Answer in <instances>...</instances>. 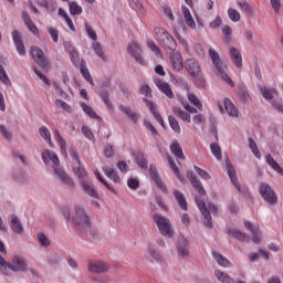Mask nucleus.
Segmentation results:
<instances>
[{
	"instance_id": "38",
	"label": "nucleus",
	"mask_w": 283,
	"mask_h": 283,
	"mask_svg": "<svg viewBox=\"0 0 283 283\" xmlns=\"http://www.w3.org/2000/svg\"><path fill=\"white\" fill-rule=\"evenodd\" d=\"M265 160L268 163V165L277 174H280L281 176H283V169L280 167V164H277V161L273 158L272 155H268L265 157Z\"/></svg>"
},
{
	"instance_id": "47",
	"label": "nucleus",
	"mask_w": 283,
	"mask_h": 283,
	"mask_svg": "<svg viewBox=\"0 0 283 283\" xmlns=\"http://www.w3.org/2000/svg\"><path fill=\"white\" fill-rule=\"evenodd\" d=\"M168 123H169L172 132H175V134H180V132H181L180 124L178 123V119H176V117H174L171 115L168 116Z\"/></svg>"
},
{
	"instance_id": "19",
	"label": "nucleus",
	"mask_w": 283,
	"mask_h": 283,
	"mask_svg": "<svg viewBox=\"0 0 283 283\" xmlns=\"http://www.w3.org/2000/svg\"><path fill=\"white\" fill-rule=\"evenodd\" d=\"M244 227H245V229H248V231H250L252 233V242L254 244H260V242L262 240L260 238V228L253 226V223H251V221H245Z\"/></svg>"
},
{
	"instance_id": "63",
	"label": "nucleus",
	"mask_w": 283,
	"mask_h": 283,
	"mask_svg": "<svg viewBox=\"0 0 283 283\" xmlns=\"http://www.w3.org/2000/svg\"><path fill=\"white\" fill-rule=\"evenodd\" d=\"M127 186L129 187V189H137L140 186V181H138V179L136 178H129L127 180Z\"/></svg>"
},
{
	"instance_id": "3",
	"label": "nucleus",
	"mask_w": 283,
	"mask_h": 283,
	"mask_svg": "<svg viewBox=\"0 0 283 283\" xmlns=\"http://www.w3.org/2000/svg\"><path fill=\"white\" fill-rule=\"evenodd\" d=\"M27 269L28 262L23 256H14L12 263H10L0 255V271L3 275H11V271H13V273H19V271H27Z\"/></svg>"
},
{
	"instance_id": "29",
	"label": "nucleus",
	"mask_w": 283,
	"mask_h": 283,
	"mask_svg": "<svg viewBox=\"0 0 283 283\" xmlns=\"http://www.w3.org/2000/svg\"><path fill=\"white\" fill-rule=\"evenodd\" d=\"M178 255L180 258H187L189 255V241L187 239L179 241Z\"/></svg>"
},
{
	"instance_id": "32",
	"label": "nucleus",
	"mask_w": 283,
	"mask_h": 283,
	"mask_svg": "<svg viewBox=\"0 0 283 283\" xmlns=\"http://www.w3.org/2000/svg\"><path fill=\"white\" fill-rule=\"evenodd\" d=\"M172 112L175 116L184 120V123H191V114L182 111L180 107H174Z\"/></svg>"
},
{
	"instance_id": "17",
	"label": "nucleus",
	"mask_w": 283,
	"mask_h": 283,
	"mask_svg": "<svg viewBox=\"0 0 283 283\" xmlns=\"http://www.w3.org/2000/svg\"><path fill=\"white\" fill-rule=\"evenodd\" d=\"M144 102L146 103L147 107L151 112V114L155 117V119L157 120V123H159V125H161V127H165V120L163 119V116H160V113H158V107L156 106V104H154V102H151L147 98H144Z\"/></svg>"
},
{
	"instance_id": "58",
	"label": "nucleus",
	"mask_w": 283,
	"mask_h": 283,
	"mask_svg": "<svg viewBox=\"0 0 283 283\" xmlns=\"http://www.w3.org/2000/svg\"><path fill=\"white\" fill-rule=\"evenodd\" d=\"M195 171L196 174H198V176H200V178H202V180H211V175H209L207 170H203L202 168L195 166Z\"/></svg>"
},
{
	"instance_id": "24",
	"label": "nucleus",
	"mask_w": 283,
	"mask_h": 283,
	"mask_svg": "<svg viewBox=\"0 0 283 283\" xmlns=\"http://www.w3.org/2000/svg\"><path fill=\"white\" fill-rule=\"evenodd\" d=\"M160 43L164 45V48H166V50H170V52H175L176 48H178V43L169 33L168 36L164 38Z\"/></svg>"
},
{
	"instance_id": "25",
	"label": "nucleus",
	"mask_w": 283,
	"mask_h": 283,
	"mask_svg": "<svg viewBox=\"0 0 283 283\" xmlns=\"http://www.w3.org/2000/svg\"><path fill=\"white\" fill-rule=\"evenodd\" d=\"M181 10L184 19L186 21V25H188V28H191L192 30H196V21L193 20V15H191V11H189V8L182 7Z\"/></svg>"
},
{
	"instance_id": "49",
	"label": "nucleus",
	"mask_w": 283,
	"mask_h": 283,
	"mask_svg": "<svg viewBox=\"0 0 283 283\" xmlns=\"http://www.w3.org/2000/svg\"><path fill=\"white\" fill-rule=\"evenodd\" d=\"M0 81L3 83V85L10 86L12 85V82L10 81V77H8V73L6 72V69H3V65L0 64Z\"/></svg>"
},
{
	"instance_id": "45",
	"label": "nucleus",
	"mask_w": 283,
	"mask_h": 283,
	"mask_svg": "<svg viewBox=\"0 0 283 283\" xmlns=\"http://www.w3.org/2000/svg\"><path fill=\"white\" fill-rule=\"evenodd\" d=\"M211 154L217 158V160H222V148H220V145L218 143H212L210 145Z\"/></svg>"
},
{
	"instance_id": "59",
	"label": "nucleus",
	"mask_w": 283,
	"mask_h": 283,
	"mask_svg": "<svg viewBox=\"0 0 283 283\" xmlns=\"http://www.w3.org/2000/svg\"><path fill=\"white\" fill-rule=\"evenodd\" d=\"M228 15L229 19H231L234 23H238V21H240V12H238V10L235 9H228Z\"/></svg>"
},
{
	"instance_id": "10",
	"label": "nucleus",
	"mask_w": 283,
	"mask_h": 283,
	"mask_svg": "<svg viewBox=\"0 0 283 283\" xmlns=\"http://www.w3.org/2000/svg\"><path fill=\"white\" fill-rule=\"evenodd\" d=\"M149 176L151 180L155 182L156 187L163 191V193H168L167 185L160 178V175L158 174V169L155 166L149 167Z\"/></svg>"
},
{
	"instance_id": "41",
	"label": "nucleus",
	"mask_w": 283,
	"mask_h": 283,
	"mask_svg": "<svg viewBox=\"0 0 283 283\" xmlns=\"http://www.w3.org/2000/svg\"><path fill=\"white\" fill-rule=\"evenodd\" d=\"M214 275H216V277H217V280L219 282H222V283H233V279L230 277L229 274H227V273H224V272H222L220 270H216L214 271Z\"/></svg>"
},
{
	"instance_id": "26",
	"label": "nucleus",
	"mask_w": 283,
	"mask_h": 283,
	"mask_svg": "<svg viewBox=\"0 0 283 283\" xmlns=\"http://www.w3.org/2000/svg\"><path fill=\"white\" fill-rule=\"evenodd\" d=\"M119 109H120V112L125 113L127 115V118H129V120H133V123L135 125H136V123H138L140 115H138L134 111H132V108L129 106L120 105Z\"/></svg>"
},
{
	"instance_id": "16",
	"label": "nucleus",
	"mask_w": 283,
	"mask_h": 283,
	"mask_svg": "<svg viewBox=\"0 0 283 283\" xmlns=\"http://www.w3.org/2000/svg\"><path fill=\"white\" fill-rule=\"evenodd\" d=\"M12 40L20 56H25V44H23V40L21 39V33H19V31L12 32Z\"/></svg>"
},
{
	"instance_id": "54",
	"label": "nucleus",
	"mask_w": 283,
	"mask_h": 283,
	"mask_svg": "<svg viewBox=\"0 0 283 283\" xmlns=\"http://www.w3.org/2000/svg\"><path fill=\"white\" fill-rule=\"evenodd\" d=\"M93 50L102 61H107V57H105V53L103 52V48L101 46V43L95 42L93 43Z\"/></svg>"
},
{
	"instance_id": "1",
	"label": "nucleus",
	"mask_w": 283,
	"mask_h": 283,
	"mask_svg": "<svg viewBox=\"0 0 283 283\" xmlns=\"http://www.w3.org/2000/svg\"><path fill=\"white\" fill-rule=\"evenodd\" d=\"M70 154L73 160V174L80 179L82 189L85 191V193L91 196V198H96L98 200L99 196L96 188L85 181V178H87V170L81 167V158H78V153H76V150H71Z\"/></svg>"
},
{
	"instance_id": "39",
	"label": "nucleus",
	"mask_w": 283,
	"mask_h": 283,
	"mask_svg": "<svg viewBox=\"0 0 283 283\" xmlns=\"http://www.w3.org/2000/svg\"><path fill=\"white\" fill-rule=\"evenodd\" d=\"M135 160L136 164L138 165V167H140V169H148V163H147V158H145V154L144 153H137L135 155Z\"/></svg>"
},
{
	"instance_id": "33",
	"label": "nucleus",
	"mask_w": 283,
	"mask_h": 283,
	"mask_svg": "<svg viewBox=\"0 0 283 283\" xmlns=\"http://www.w3.org/2000/svg\"><path fill=\"white\" fill-rule=\"evenodd\" d=\"M54 138L56 143L60 145L62 154L64 156H67V144L65 143V139H63V137L61 136L59 129L54 130Z\"/></svg>"
},
{
	"instance_id": "51",
	"label": "nucleus",
	"mask_w": 283,
	"mask_h": 283,
	"mask_svg": "<svg viewBox=\"0 0 283 283\" xmlns=\"http://www.w3.org/2000/svg\"><path fill=\"white\" fill-rule=\"evenodd\" d=\"M81 107L83 112H85L87 116H90V118H98V115L96 114V112H94V109H92V106L85 103H81Z\"/></svg>"
},
{
	"instance_id": "13",
	"label": "nucleus",
	"mask_w": 283,
	"mask_h": 283,
	"mask_svg": "<svg viewBox=\"0 0 283 283\" xmlns=\"http://www.w3.org/2000/svg\"><path fill=\"white\" fill-rule=\"evenodd\" d=\"M170 63L176 72H182V70H185V64H182V54L178 51L170 53Z\"/></svg>"
},
{
	"instance_id": "55",
	"label": "nucleus",
	"mask_w": 283,
	"mask_h": 283,
	"mask_svg": "<svg viewBox=\"0 0 283 283\" xmlns=\"http://www.w3.org/2000/svg\"><path fill=\"white\" fill-rule=\"evenodd\" d=\"M222 34H224V38H223L224 43H231V34H233V30H231V27L229 25L223 27Z\"/></svg>"
},
{
	"instance_id": "40",
	"label": "nucleus",
	"mask_w": 283,
	"mask_h": 283,
	"mask_svg": "<svg viewBox=\"0 0 283 283\" xmlns=\"http://www.w3.org/2000/svg\"><path fill=\"white\" fill-rule=\"evenodd\" d=\"M229 235L232 238H235V240H239L240 242H249V237L244 232L238 231V230H228Z\"/></svg>"
},
{
	"instance_id": "8",
	"label": "nucleus",
	"mask_w": 283,
	"mask_h": 283,
	"mask_svg": "<svg viewBox=\"0 0 283 283\" xmlns=\"http://www.w3.org/2000/svg\"><path fill=\"white\" fill-rule=\"evenodd\" d=\"M31 56L42 70H48L50 62L45 57V53L39 46H31Z\"/></svg>"
},
{
	"instance_id": "61",
	"label": "nucleus",
	"mask_w": 283,
	"mask_h": 283,
	"mask_svg": "<svg viewBox=\"0 0 283 283\" xmlns=\"http://www.w3.org/2000/svg\"><path fill=\"white\" fill-rule=\"evenodd\" d=\"M38 240L41 247H50V239H48V237L44 233H39Z\"/></svg>"
},
{
	"instance_id": "53",
	"label": "nucleus",
	"mask_w": 283,
	"mask_h": 283,
	"mask_svg": "<svg viewBox=\"0 0 283 283\" xmlns=\"http://www.w3.org/2000/svg\"><path fill=\"white\" fill-rule=\"evenodd\" d=\"M148 253L151 256V259L156 260L157 262H160L163 260L160 252L156 250V248H154L153 245L148 247Z\"/></svg>"
},
{
	"instance_id": "5",
	"label": "nucleus",
	"mask_w": 283,
	"mask_h": 283,
	"mask_svg": "<svg viewBox=\"0 0 283 283\" xmlns=\"http://www.w3.org/2000/svg\"><path fill=\"white\" fill-rule=\"evenodd\" d=\"M196 203L205 218L203 224L208 227V229H211V227H213V222H211V214L218 216V206L208 203L207 207V203H205V201L200 200L198 197H196Z\"/></svg>"
},
{
	"instance_id": "15",
	"label": "nucleus",
	"mask_w": 283,
	"mask_h": 283,
	"mask_svg": "<svg viewBox=\"0 0 283 283\" xmlns=\"http://www.w3.org/2000/svg\"><path fill=\"white\" fill-rule=\"evenodd\" d=\"M155 85L157 86V88L159 90V92H161L163 94H165V96H167L168 98H174V91L171 90V85H169V83L157 78L155 80Z\"/></svg>"
},
{
	"instance_id": "60",
	"label": "nucleus",
	"mask_w": 283,
	"mask_h": 283,
	"mask_svg": "<svg viewBox=\"0 0 283 283\" xmlns=\"http://www.w3.org/2000/svg\"><path fill=\"white\" fill-rule=\"evenodd\" d=\"M95 176H96L97 180H99V182L104 184V186L106 187V189H108V191H112V193L116 195V189L114 187H112L111 185H108L107 181L103 178V176H101L99 172H95Z\"/></svg>"
},
{
	"instance_id": "46",
	"label": "nucleus",
	"mask_w": 283,
	"mask_h": 283,
	"mask_svg": "<svg viewBox=\"0 0 283 283\" xmlns=\"http://www.w3.org/2000/svg\"><path fill=\"white\" fill-rule=\"evenodd\" d=\"M80 72H81L83 78H85V81H87V83H90V85H94V80L92 78V74H90V70H87L86 65L81 64Z\"/></svg>"
},
{
	"instance_id": "43",
	"label": "nucleus",
	"mask_w": 283,
	"mask_h": 283,
	"mask_svg": "<svg viewBox=\"0 0 283 283\" xmlns=\"http://www.w3.org/2000/svg\"><path fill=\"white\" fill-rule=\"evenodd\" d=\"M188 101H189V103H191V105L197 107V109H199V112H202V103L200 102L198 96H196V94H193L189 91H188Z\"/></svg>"
},
{
	"instance_id": "2",
	"label": "nucleus",
	"mask_w": 283,
	"mask_h": 283,
	"mask_svg": "<svg viewBox=\"0 0 283 283\" xmlns=\"http://www.w3.org/2000/svg\"><path fill=\"white\" fill-rule=\"evenodd\" d=\"M42 160L45 165H48V163L53 164L54 174H56L57 178H60V180L64 182V185L71 187V189H74L76 187V184H74V180L71 179L69 174L65 172L63 168L59 167V165H61V160H59V156H56L54 151H50L49 149L44 150L42 153Z\"/></svg>"
},
{
	"instance_id": "42",
	"label": "nucleus",
	"mask_w": 283,
	"mask_h": 283,
	"mask_svg": "<svg viewBox=\"0 0 283 283\" xmlns=\"http://www.w3.org/2000/svg\"><path fill=\"white\" fill-rule=\"evenodd\" d=\"M248 143H249V147H250L252 154H254L255 158H258V160H262V154H260V148H258V143H255V140H253V138H249Z\"/></svg>"
},
{
	"instance_id": "56",
	"label": "nucleus",
	"mask_w": 283,
	"mask_h": 283,
	"mask_svg": "<svg viewBox=\"0 0 283 283\" xmlns=\"http://www.w3.org/2000/svg\"><path fill=\"white\" fill-rule=\"evenodd\" d=\"M238 6H239L240 10H242L247 14H253V8H251V4H249V2H247V1H239Z\"/></svg>"
},
{
	"instance_id": "44",
	"label": "nucleus",
	"mask_w": 283,
	"mask_h": 283,
	"mask_svg": "<svg viewBox=\"0 0 283 283\" xmlns=\"http://www.w3.org/2000/svg\"><path fill=\"white\" fill-rule=\"evenodd\" d=\"M167 159H168V164L170 166L171 171L175 174L178 180L182 181V175H180V169H178L176 161H174V159L169 155L167 156Z\"/></svg>"
},
{
	"instance_id": "30",
	"label": "nucleus",
	"mask_w": 283,
	"mask_h": 283,
	"mask_svg": "<svg viewBox=\"0 0 283 283\" xmlns=\"http://www.w3.org/2000/svg\"><path fill=\"white\" fill-rule=\"evenodd\" d=\"M39 134L41 138L48 143L49 146L54 147V143H52V134L50 133V129L45 126H42L39 128Z\"/></svg>"
},
{
	"instance_id": "4",
	"label": "nucleus",
	"mask_w": 283,
	"mask_h": 283,
	"mask_svg": "<svg viewBox=\"0 0 283 283\" xmlns=\"http://www.w3.org/2000/svg\"><path fill=\"white\" fill-rule=\"evenodd\" d=\"M209 56L219 74L221 76L222 81L228 83L230 87H233L235 84L233 83V80L229 77V74H227V70H229V66L222 60L220 59V54H218V51L214 49H209Z\"/></svg>"
},
{
	"instance_id": "23",
	"label": "nucleus",
	"mask_w": 283,
	"mask_h": 283,
	"mask_svg": "<svg viewBox=\"0 0 283 283\" xmlns=\"http://www.w3.org/2000/svg\"><path fill=\"white\" fill-rule=\"evenodd\" d=\"M103 171L109 180H113L115 185H120V176H118V172L114 168H111L108 166L103 167Z\"/></svg>"
},
{
	"instance_id": "37",
	"label": "nucleus",
	"mask_w": 283,
	"mask_h": 283,
	"mask_svg": "<svg viewBox=\"0 0 283 283\" xmlns=\"http://www.w3.org/2000/svg\"><path fill=\"white\" fill-rule=\"evenodd\" d=\"M212 255L213 259L216 260V262L219 264V266H224V268H229L231 266V261L228 260L227 258L222 256V254L212 251Z\"/></svg>"
},
{
	"instance_id": "50",
	"label": "nucleus",
	"mask_w": 283,
	"mask_h": 283,
	"mask_svg": "<svg viewBox=\"0 0 283 283\" xmlns=\"http://www.w3.org/2000/svg\"><path fill=\"white\" fill-rule=\"evenodd\" d=\"M168 34L169 32H167V30L164 28H155V36L157 40H159V43H161L163 40L168 36Z\"/></svg>"
},
{
	"instance_id": "22",
	"label": "nucleus",
	"mask_w": 283,
	"mask_h": 283,
	"mask_svg": "<svg viewBox=\"0 0 283 283\" xmlns=\"http://www.w3.org/2000/svg\"><path fill=\"white\" fill-rule=\"evenodd\" d=\"M88 269L92 273H105V271H107L109 266L106 263L96 261V262H91L88 264Z\"/></svg>"
},
{
	"instance_id": "11",
	"label": "nucleus",
	"mask_w": 283,
	"mask_h": 283,
	"mask_svg": "<svg viewBox=\"0 0 283 283\" xmlns=\"http://www.w3.org/2000/svg\"><path fill=\"white\" fill-rule=\"evenodd\" d=\"M128 52L134 56L135 61L139 63V65H147V62L143 57V50L140 49V45L136 42H132L128 44Z\"/></svg>"
},
{
	"instance_id": "7",
	"label": "nucleus",
	"mask_w": 283,
	"mask_h": 283,
	"mask_svg": "<svg viewBox=\"0 0 283 283\" xmlns=\"http://www.w3.org/2000/svg\"><path fill=\"white\" fill-rule=\"evenodd\" d=\"M72 221L77 229H87L90 227V217L81 206H75V216L72 218Z\"/></svg>"
},
{
	"instance_id": "14",
	"label": "nucleus",
	"mask_w": 283,
	"mask_h": 283,
	"mask_svg": "<svg viewBox=\"0 0 283 283\" xmlns=\"http://www.w3.org/2000/svg\"><path fill=\"white\" fill-rule=\"evenodd\" d=\"M185 67L190 76H198L200 74V63L196 59H189L185 62Z\"/></svg>"
},
{
	"instance_id": "57",
	"label": "nucleus",
	"mask_w": 283,
	"mask_h": 283,
	"mask_svg": "<svg viewBox=\"0 0 283 283\" xmlns=\"http://www.w3.org/2000/svg\"><path fill=\"white\" fill-rule=\"evenodd\" d=\"M101 98L103 103L106 105L108 109H112L113 105L112 102L109 101V93L107 91H102L101 92Z\"/></svg>"
},
{
	"instance_id": "6",
	"label": "nucleus",
	"mask_w": 283,
	"mask_h": 283,
	"mask_svg": "<svg viewBox=\"0 0 283 283\" xmlns=\"http://www.w3.org/2000/svg\"><path fill=\"white\" fill-rule=\"evenodd\" d=\"M153 220L161 235H165V238H174V228L171 227V221L168 218L160 213H156L153 216Z\"/></svg>"
},
{
	"instance_id": "52",
	"label": "nucleus",
	"mask_w": 283,
	"mask_h": 283,
	"mask_svg": "<svg viewBox=\"0 0 283 283\" xmlns=\"http://www.w3.org/2000/svg\"><path fill=\"white\" fill-rule=\"evenodd\" d=\"M56 107H60L61 109H64V112H67V114H72V106L67 104V102L63 99H55Z\"/></svg>"
},
{
	"instance_id": "36",
	"label": "nucleus",
	"mask_w": 283,
	"mask_h": 283,
	"mask_svg": "<svg viewBox=\"0 0 283 283\" xmlns=\"http://www.w3.org/2000/svg\"><path fill=\"white\" fill-rule=\"evenodd\" d=\"M224 107H226V112L227 114H229L230 116L233 117H238V107H235V104H233V102H231V99L226 98L224 99Z\"/></svg>"
},
{
	"instance_id": "35",
	"label": "nucleus",
	"mask_w": 283,
	"mask_h": 283,
	"mask_svg": "<svg viewBox=\"0 0 283 283\" xmlns=\"http://www.w3.org/2000/svg\"><path fill=\"white\" fill-rule=\"evenodd\" d=\"M170 151L176 156V158H179V160H185V153H182V148L178 142H174L170 145Z\"/></svg>"
},
{
	"instance_id": "12",
	"label": "nucleus",
	"mask_w": 283,
	"mask_h": 283,
	"mask_svg": "<svg viewBox=\"0 0 283 283\" xmlns=\"http://www.w3.org/2000/svg\"><path fill=\"white\" fill-rule=\"evenodd\" d=\"M187 178L190 181L193 189L197 191V193H199V196H207V190H205L202 181H200V179H198V177L193 175V172H188Z\"/></svg>"
},
{
	"instance_id": "28",
	"label": "nucleus",
	"mask_w": 283,
	"mask_h": 283,
	"mask_svg": "<svg viewBox=\"0 0 283 283\" xmlns=\"http://www.w3.org/2000/svg\"><path fill=\"white\" fill-rule=\"evenodd\" d=\"M22 19H23L27 28H29L30 32H32V34L38 35L39 34V28H36V25H34V23L32 22V19H30V14H28V12L23 11L22 12Z\"/></svg>"
},
{
	"instance_id": "34",
	"label": "nucleus",
	"mask_w": 283,
	"mask_h": 283,
	"mask_svg": "<svg viewBox=\"0 0 283 283\" xmlns=\"http://www.w3.org/2000/svg\"><path fill=\"white\" fill-rule=\"evenodd\" d=\"M260 90H261V94H262L263 98H265V101H273V98L275 96H277V90H275V88H269L266 86H263Z\"/></svg>"
},
{
	"instance_id": "21",
	"label": "nucleus",
	"mask_w": 283,
	"mask_h": 283,
	"mask_svg": "<svg viewBox=\"0 0 283 283\" xmlns=\"http://www.w3.org/2000/svg\"><path fill=\"white\" fill-rule=\"evenodd\" d=\"M64 50L70 55L72 63H78V50L74 48L70 42H64Z\"/></svg>"
},
{
	"instance_id": "27",
	"label": "nucleus",
	"mask_w": 283,
	"mask_h": 283,
	"mask_svg": "<svg viewBox=\"0 0 283 283\" xmlns=\"http://www.w3.org/2000/svg\"><path fill=\"white\" fill-rule=\"evenodd\" d=\"M227 169H228V175H229V178H230L232 185H234V187H235V189H238V191H242V188L240 187V184L238 182V175L235 174V168H233V166L228 164Z\"/></svg>"
},
{
	"instance_id": "20",
	"label": "nucleus",
	"mask_w": 283,
	"mask_h": 283,
	"mask_svg": "<svg viewBox=\"0 0 283 283\" xmlns=\"http://www.w3.org/2000/svg\"><path fill=\"white\" fill-rule=\"evenodd\" d=\"M10 218L11 220L9 224L11 230L13 231V233L21 235V233H23V223H21V220H19V217H17V214H11Z\"/></svg>"
},
{
	"instance_id": "18",
	"label": "nucleus",
	"mask_w": 283,
	"mask_h": 283,
	"mask_svg": "<svg viewBox=\"0 0 283 283\" xmlns=\"http://www.w3.org/2000/svg\"><path fill=\"white\" fill-rule=\"evenodd\" d=\"M229 55L233 65H235V67H238L239 70H242V53L240 52V50L235 48H230Z\"/></svg>"
},
{
	"instance_id": "62",
	"label": "nucleus",
	"mask_w": 283,
	"mask_h": 283,
	"mask_svg": "<svg viewBox=\"0 0 283 283\" xmlns=\"http://www.w3.org/2000/svg\"><path fill=\"white\" fill-rule=\"evenodd\" d=\"M82 134H84L85 138L88 140H94V133L87 126L82 127Z\"/></svg>"
},
{
	"instance_id": "64",
	"label": "nucleus",
	"mask_w": 283,
	"mask_h": 283,
	"mask_svg": "<svg viewBox=\"0 0 283 283\" xmlns=\"http://www.w3.org/2000/svg\"><path fill=\"white\" fill-rule=\"evenodd\" d=\"M147 45L151 52H154L157 56H160V48L156 45V42L148 41Z\"/></svg>"
},
{
	"instance_id": "9",
	"label": "nucleus",
	"mask_w": 283,
	"mask_h": 283,
	"mask_svg": "<svg viewBox=\"0 0 283 283\" xmlns=\"http://www.w3.org/2000/svg\"><path fill=\"white\" fill-rule=\"evenodd\" d=\"M259 191L262 198L269 205H275V202H277V196L275 195V191H273L271 186H269L268 184H261L259 187Z\"/></svg>"
},
{
	"instance_id": "48",
	"label": "nucleus",
	"mask_w": 283,
	"mask_h": 283,
	"mask_svg": "<svg viewBox=\"0 0 283 283\" xmlns=\"http://www.w3.org/2000/svg\"><path fill=\"white\" fill-rule=\"evenodd\" d=\"M69 8H70V12L73 17H75V14L83 13V8L81 6H78V3H76L75 1L69 2Z\"/></svg>"
},
{
	"instance_id": "31",
	"label": "nucleus",
	"mask_w": 283,
	"mask_h": 283,
	"mask_svg": "<svg viewBox=\"0 0 283 283\" xmlns=\"http://www.w3.org/2000/svg\"><path fill=\"white\" fill-rule=\"evenodd\" d=\"M174 196H175V199L177 200L180 209H182V211H187L188 205H187V199L185 198V195L179 190H175Z\"/></svg>"
}]
</instances>
